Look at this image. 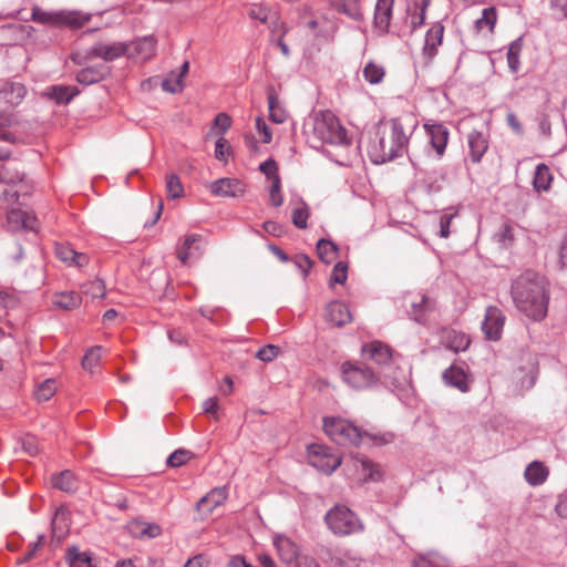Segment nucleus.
Segmentation results:
<instances>
[{"instance_id":"37998d69","label":"nucleus","mask_w":567,"mask_h":567,"mask_svg":"<svg viewBox=\"0 0 567 567\" xmlns=\"http://www.w3.org/2000/svg\"><path fill=\"white\" fill-rule=\"evenodd\" d=\"M68 514L64 509L56 511L52 520V533L58 539H61L68 533Z\"/></svg>"},{"instance_id":"6ab92c4d","label":"nucleus","mask_w":567,"mask_h":567,"mask_svg":"<svg viewBox=\"0 0 567 567\" xmlns=\"http://www.w3.org/2000/svg\"><path fill=\"white\" fill-rule=\"evenodd\" d=\"M326 319L337 327L344 326L352 320L348 306L341 301H331L326 308Z\"/></svg>"},{"instance_id":"8fccbe9b","label":"nucleus","mask_w":567,"mask_h":567,"mask_svg":"<svg viewBox=\"0 0 567 567\" xmlns=\"http://www.w3.org/2000/svg\"><path fill=\"white\" fill-rule=\"evenodd\" d=\"M166 190L171 198H179L184 194V188L179 177L172 173L166 178Z\"/></svg>"},{"instance_id":"ea45409f","label":"nucleus","mask_w":567,"mask_h":567,"mask_svg":"<svg viewBox=\"0 0 567 567\" xmlns=\"http://www.w3.org/2000/svg\"><path fill=\"white\" fill-rule=\"evenodd\" d=\"M131 532L138 537L154 538L161 534V527L156 524L137 520L131 525Z\"/></svg>"},{"instance_id":"13d9d810","label":"nucleus","mask_w":567,"mask_h":567,"mask_svg":"<svg viewBox=\"0 0 567 567\" xmlns=\"http://www.w3.org/2000/svg\"><path fill=\"white\" fill-rule=\"evenodd\" d=\"M281 181L280 177H275L274 182H271V186L269 189V198L271 205L279 207L284 203L282 195L280 194Z\"/></svg>"},{"instance_id":"79ce46f5","label":"nucleus","mask_w":567,"mask_h":567,"mask_svg":"<svg viewBox=\"0 0 567 567\" xmlns=\"http://www.w3.org/2000/svg\"><path fill=\"white\" fill-rule=\"evenodd\" d=\"M497 21V13L494 7L485 8L482 12V17L476 20L475 28L477 31H482L487 28L489 32H493Z\"/></svg>"},{"instance_id":"f03ea898","label":"nucleus","mask_w":567,"mask_h":567,"mask_svg":"<svg viewBox=\"0 0 567 567\" xmlns=\"http://www.w3.org/2000/svg\"><path fill=\"white\" fill-rule=\"evenodd\" d=\"M512 298L526 317L535 321L546 317L549 296L543 276L533 271L520 275L512 285Z\"/></svg>"},{"instance_id":"4c0bfd02","label":"nucleus","mask_w":567,"mask_h":567,"mask_svg":"<svg viewBox=\"0 0 567 567\" xmlns=\"http://www.w3.org/2000/svg\"><path fill=\"white\" fill-rule=\"evenodd\" d=\"M522 49H523V38L522 37L515 39L508 45L507 63H508L509 70L513 73L517 72L520 68L519 56H520Z\"/></svg>"},{"instance_id":"f8f14e48","label":"nucleus","mask_w":567,"mask_h":567,"mask_svg":"<svg viewBox=\"0 0 567 567\" xmlns=\"http://www.w3.org/2000/svg\"><path fill=\"white\" fill-rule=\"evenodd\" d=\"M157 40L154 35L138 38L127 44V58L145 62L156 53Z\"/></svg>"},{"instance_id":"9d476101","label":"nucleus","mask_w":567,"mask_h":567,"mask_svg":"<svg viewBox=\"0 0 567 567\" xmlns=\"http://www.w3.org/2000/svg\"><path fill=\"white\" fill-rule=\"evenodd\" d=\"M127 43L124 42H97L86 51V58H101L104 61H113L122 55L127 56Z\"/></svg>"},{"instance_id":"ddd939ff","label":"nucleus","mask_w":567,"mask_h":567,"mask_svg":"<svg viewBox=\"0 0 567 567\" xmlns=\"http://www.w3.org/2000/svg\"><path fill=\"white\" fill-rule=\"evenodd\" d=\"M505 317L502 311L494 306L486 308L485 318L482 322V330L488 340L496 341L502 336Z\"/></svg>"},{"instance_id":"0eeeda50","label":"nucleus","mask_w":567,"mask_h":567,"mask_svg":"<svg viewBox=\"0 0 567 567\" xmlns=\"http://www.w3.org/2000/svg\"><path fill=\"white\" fill-rule=\"evenodd\" d=\"M538 375V360L532 352H523L515 363L513 381L520 390L532 389Z\"/></svg>"},{"instance_id":"f257e3e1","label":"nucleus","mask_w":567,"mask_h":567,"mask_svg":"<svg viewBox=\"0 0 567 567\" xmlns=\"http://www.w3.org/2000/svg\"><path fill=\"white\" fill-rule=\"evenodd\" d=\"M412 132H406L399 117L381 121L375 131L374 138L368 146V155L372 163L384 164L408 152Z\"/></svg>"},{"instance_id":"4468645a","label":"nucleus","mask_w":567,"mask_h":567,"mask_svg":"<svg viewBox=\"0 0 567 567\" xmlns=\"http://www.w3.org/2000/svg\"><path fill=\"white\" fill-rule=\"evenodd\" d=\"M209 190L218 197H238L245 193V185L237 178H219L209 184Z\"/></svg>"},{"instance_id":"a18cd8bd","label":"nucleus","mask_w":567,"mask_h":567,"mask_svg":"<svg viewBox=\"0 0 567 567\" xmlns=\"http://www.w3.org/2000/svg\"><path fill=\"white\" fill-rule=\"evenodd\" d=\"M308 218L309 208L305 202H300L299 205L292 210V224L299 229H305L308 226Z\"/></svg>"},{"instance_id":"680f3d73","label":"nucleus","mask_w":567,"mask_h":567,"mask_svg":"<svg viewBox=\"0 0 567 567\" xmlns=\"http://www.w3.org/2000/svg\"><path fill=\"white\" fill-rule=\"evenodd\" d=\"M21 449L30 456H34L39 452L38 441L32 435H27L21 441Z\"/></svg>"},{"instance_id":"864d4df0","label":"nucleus","mask_w":567,"mask_h":567,"mask_svg":"<svg viewBox=\"0 0 567 567\" xmlns=\"http://www.w3.org/2000/svg\"><path fill=\"white\" fill-rule=\"evenodd\" d=\"M13 125V118L11 115L0 114V141L16 143L17 137L9 132L7 128Z\"/></svg>"},{"instance_id":"f3484780","label":"nucleus","mask_w":567,"mask_h":567,"mask_svg":"<svg viewBox=\"0 0 567 567\" xmlns=\"http://www.w3.org/2000/svg\"><path fill=\"white\" fill-rule=\"evenodd\" d=\"M365 359L372 360L380 367H385L393 360L391 349L381 341H372L362 347Z\"/></svg>"},{"instance_id":"412c9836","label":"nucleus","mask_w":567,"mask_h":567,"mask_svg":"<svg viewBox=\"0 0 567 567\" xmlns=\"http://www.w3.org/2000/svg\"><path fill=\"white\" fill-rule=\"evenodd\" d=\"M467 144L470 147V157L473 163H480L488 148L486 136L478 131H472L467 135Z\"/></svg>"},{"instance_id":"7c9ffc66","label":"nucleus","mask_w":567,"mask_h":567,"mask_svg":"<svg viewBox=\"0 0 567 567\" xmlns=\"http://www.w3.org/2000/svg\"><path fill=\"white\" fill-rule=\"evenodd\" d=\"M53 305L63 310H72L78 308L82 298L79 293L74 291H63L60 293H55L53 297Z\"/></svg>"},{"instance_id":"7ed1b4c3","label":"nucleus","mask_w":567,"mask_h":567,"mask_svg":"<svg viewBox=\"0 0 567 567\" xmlns=\"http://www.w3.org/2000/svg\"><path fill=\"white\" fill-rule=\"evenodd\" d=\"M305 133L308 143L313 148H320L324 144L339 147L351 144L346 128L330 111H320L310 117L305 124Z\"/></svg>"},{"instance_id":"2f4dec72","label":"nucleus","mask_w":567,"mask_h":567,"mask_svg":"<svg viewBox=\"0 0 567 567\" xmlns=\"http://www.w3.org/2000/svg\"><path fill=\"white\" fill-rule=\"evenodd\" d=\"M78 93L76 87L65 85H53L47 91V95L59 104L69 103Z\"/></svg>"},{"instance_id":"1a4fd4ad","label":"nucleus","mask_w":567,"mask_h":567,"mask_svg":"<svg viewBox=\"0 0 567 567\" xmlns=\"http://www.w3.org/2000/svg\"><path fill=\"white\" fill-rule=\"evenodd\" d=\"M309 452L311 454V464L324 474H332L341 465V457L332 454L327 446L311 445Z\"/></svg>"},{"instance_id":"a878e982","label":"nucleus","mask_w":567,"mask_h":567,"mask_svg":"<svg viewBox=\"0 0 567 567\" xmlns=\"http://www.w3.org/2000/svg\"><path fill=\"white\" fill-rule=\"evenodd\" d=\"M394 0H378L374 10V23L375 27L381 31H386L391 17Z\"/></svg>"},{"instance_id":"6e6d98bb","label":"nucleus","mask_w":567,"mask_h":567,"mask_svg":"<svg viewBox=\"0 0 567 567\" xmlns=\"http://www.w3.org/2000/svg\"><path fill=\"white\" fill-rule=\"evenodd\" d=\"M348 278V266L347 264L339 261L334 265L333 271L330 278L331 284L343 285Z\"/></svg>"},{"instance_id":"338daca9","label":"nucleus","mask_w":567,"mask_h":567,"mask_svg":"<svg viewBox=\"0 0 567 567\" xmlns=\"http://www.w3.org/2000/svg\"><path fill=\"white\" fill-rule=\"evenodd\" d=\"M214 125L224 134L231 125V120L226 113H219L214 121Z\"/></svg>"},{"instance_id":"e433bc0d","label":"nucleus","mask_w":567,"mask_h":567,"mask_svg":"<svg viewBox=\"0 0 567 567\" xmlns=\"http://www.w3.org/2000/svg\"><path fill=\"white\" fill-rule=\"evenodd\" d=\"M267 101L270 120L277 124L284 123L287 115L285 110L279 105L277 94L272 89L268 92Z\"/></svg>"},{"instance_id":"aec40b11","label":"nucleus","mask_w":567,"mask_h":567,"mask_svg":"<svg viewBox=\"0 0 567 567\" xmlns=\"http://www.w3.org/2000/svg\"><path fill=\"white\" fill-rule=\"evenodd\" d=\"M274 545L280 559L286 564L293 563L299 556V547L289 537L285 535H276Z\"/></svg>"},{"instance_id":"bf43d9fd","label":"nucleus","mask_w":567,"mask_h":567,"mask_svg":"<svg viewBox=\"0 0 567 567\" xmlns=\"http://www.w3.org/2000/svg\"><path fill=\"white\" fill-rule=\"evenodd\" d=\"M278 354H279V348L277 346L267 344L257 351L256 358H258L259 360H261L264 362H270L274 359H276Z\"/></svg>"},{"instance_id":"f704fd0d","label":"nucleus","mask_w":567,"mask_h":567,"mask_svg":"<svg viewBox=\"0 0 567 567\" xmlns=\"http://www.w3.org/2000/svg\"><path fill=\"white\" fill-rule=\"evenodd\" d=\"M66 561L70 567H94L90 553L80 551L75 546L68 549Z\"/></svg>"},{"instance_id":"49530a36","label":"nucleus","mask_w":567,"mask_h":567,"mask_svg":"<svg viewBox=\"0 0 567 567\" xmlns=\"http://www.w3.org/2000/svg\"><path fill=\"white\" fill-rule=\"evenodd\" d=\"M164 91L169 93L181 92L184 87V80L176 71H172L162 82Z\"/></svg>"},{"instance_id":"e2e57ef3","label":"nucleus","mask_w":567,"mask_h":567,"mask_svg":"<svg viewBox=\"0 0 567 567\" xmlns=\"http://www.w3.org/2000/svg\"><path fill=\"white\" fill-rule=\"evenodd\" d=\"M293 262L296 267L303 274V277L308 275L312 266V261L307 255H297Z\"/></svg>"},{"instance_id":"774afa93","label":"nucleus","mask_w":567,"mask_h":567,"mask_svg":"<svg viewBox=\"0 0 567 567\" xmlns=\"http://www.w3.org/2000/svg\"><path fill=\"white\" fill-rule=\"evenodd\" d=\"M248 14L251 19L259 20L260 22H266L268 19L267 9L260 6L250 8Z\"/></svg>"},{"instance_id":"5701e85b","label":"nucleus","mask_w":567,"mask_h":567,"mask_svg":"<svg viewBox=\"0 0 567 567\" xmlns=\"http://www.w3.org/2000/svg\"><path fill=\"white\" fill-rule=\"evenodd\" d=\"M444 28L442 24L436 23L425 34L423 47V54L427 60H431L435 54L437 47L442 43Z\"/></svg>"},{"instance_id":"603ef678","label":"nucleus","mask_w":567,"mask_h":567,"mask_svg":"<svg viewBox=\"0 0 567 567\" xmlns=\"http://www.w3.org/2000/svg\"><path fill=\"white\" fill-rule=\"evenodd\" d=\"M82 291L85 295H90L92 298H103L105 296L104 281L101 279L89 281L83 285Z\"/></svg>"},{"instance_id":"473e14b6","label":"nucleus","mask_w":567,"mask_h":567,"mask_svg":"<svg viewBox=\"0 0 567 567\" xmlns=\"http://www.w3.org/2000/svg\"><path fill=\"white\" fill-rule=\"evenodd\" d=\"M553 175L549 167L545 164H538L535 168L533 186L537 192H547L550 188Z\"/></svg>"},{"instance_id":"9b49d317","label":"nucleus","mask_w":567,"mask_h":567,"mask_svg":"<svg viewBox=\"0 0 567 567\" xmlns=\"http://www.w3.org/2000/svg\"><path fill=\"white\" fill-rule=\"evenodd\" d=\"M7 227L10 231L38 230V220L35 216L19 208H11L7 212Z\"/></svg>"},{"instance_id":"bb28decb","label":"nucleus","mask_w":567,"mask_h":567,"mask_svg":"<svg viewBox=\"0 0 567 567\" xmlns=\"http://www.w3.org/2000/svg\"><path fill=\"white\" fill-rule=\"evenodd\" d=\"M109 74V68L104 64L87 66L76 74V81L84 85L94 84L103 80Z\"/></svg>"},{"instance_id":"20e7f679","label":"nucleus","mask_w":567,"mask_h":567,"mask_svg":"<svg viewBox=\"0 0 567 567\" xmlns=\"http://www.w3.org/2000/svg\"><path fill=\"white\" fill-rule=\"evenodd\" d=\"M328 528L337 536H349L363 530L358 515L344 505H336L324 515Z\"/></svg>"},{"instance_id":"0e129e2a","label":"nucleus","mask_w":567,"mask_h":567,"mask_svg":"<svg viewBox=\"0 0 567 567\" xmlns=\"http://www.w3.org/2000/svg\"><path fill=\"white\" fill-rule=\"evenodd\" d=\"M229 146L227 140L219 137L215 145V157L218 161H226Z\"/></svg>"},{"instance_id":"69168bd1","label":"nucleus","mask_w":567,"mask_h":567,"mask_svg":"<svg viewBox=\"0 0 567 567\" xmlns=\"http://www.w3.org/2000/svg\"><path fill=\"white\" fill-rule=\"evenodd\" d=\"M256 128L260 134H262L264 143L268 144L271 142L272 133H271L269 126L266 124V122L261 117L256 118Z\"/></svg>"},{"instance_id":"2eb2a0df","label":"nucleus","mask_w":567,"mask_h":567,"mask_svg":"<svg viewBox=\"0 0 567 567\" xmlns=\"http://www.w3.org/2000/svg\"><path fill=\"white\" fill-rule=\"evenodd\" d=\"M424 130L437 156H443L450 135L447 127L442 123H425Z\"/></svg>"},{"instance_id":"6e6552de","label":"nucleus","mask_w":567,"mask_h":567,"mask_svg":"<svg viewBox=\"0 0 567 567\" xmlns=\"http://www.w3.org/2000/svg\"><path fill=\"white\" fill-rule=\"evenodd\" d=\"M342 379L351 388L364 390L378 382V377L362 363L344 362L341 365Z\"/></svg>"},{"instance_id":"4d7b16f0","label":"nucleus","mask_w":567,"mask_h":567,"mask_svg":"<svg viewBox=\"0 0 567 567\" xmlns=\"http://www.w3.org/2000/svg\"><path fill=\"white\" fill-rule=\"evenodd\" d=\"M190 457V452L187 450H176L167 457V464L172 467H178L185 464Z\"/></svg>"},{"instance_id":"cd10ccee","label":"nucleus","mask_w":567,"mask_h":567,"mask_svg":"<svg viewBox=\"0 0 567 567\" xmlns=\"http://www.w3.org/2000/svg\"><path fill=\"white\" fill-rule=\"evenodd\" d=\"M353 466L364 481H378L381 477L378 466L365 456L357 455L353 460Z\"/></svg>"},{"instance_id":"dca6fc26","label":"nucleus","mask_w":567,"mask_h":567,"mask_svg":"<svg viewBox=\"0 0 567 567\" xmlns=\"http://www.w3.org/2000/svg\"><path fill=\"white\" fill-rule=\"evenodd\" d=\"M202 240V236L197 234L186 236L184 243L177 248V258L183 264L198 259L203 254Z\"/></svg>"},{"instance_id":"c756f323","label":"nucleus","mask_w":567,"mask_h":567,"mask_svg":"<svg viewBox=\"0 0 567 567\" xmlns=\"http://www.w3.org/2000/svg\"><path fill=\"white\" fill-rule=\"evenodd\" d=\"M547 476L548 471L546 466L537 461L532 462L525 470V478L533 486L543 484Z\"/></svg>"},{"instance_id":"423d86ee","label":"nucleus","mask_w":567,"mask_h":567,"mask_svg":"<svg viewBox=\"0 0 567 567\" xmlns=\"http://www.w3.org/2000/svg\"><path fill=\"white\" fill-rule=\"evenodd\" d=\"M323 430L339 445H358L362 440L361 431L341 417H324Z\"/></svg>"},{"instance_id":"3c124183","label":"nucleus","mask_w":567,"mask_h":567,"mask_svg":"<svg viewBox=\"0 0 567 567\" xmlns=\"http://www.w3.org/2000/svg\"><path fill=\"white\" fill-rule=\"evenodd\" d=\"M56 391V384L53 379L43 381L35 390V398L38 401H48Z\"/></svg>"},{"instance_id":"393cba45","label":"nucleus","mask_w":567,"mask_h":567,"mask_svg":"<svg viewBox=\"0 0 567 567\" xmlns=\"http://www.w3.org/2000/svg\"><path fill=\"white\" fill-rule=\"evenodd\" d=\"M442 377L447 385L454 386L461 392H467L470 389L467 375L460 367L451 365L443 372Z\"/></svg>"},{"instance_id":"a211bd4d","label":"nucleus","mask_w":567,"mask_h":567,"mask_svg":"<svg viewBox=\"0 0 567 567\" xmlns=\"http://www.w3.org/2000/svg\"><path fill=\"white\" fill-rule=\"evenodd\" d=\"M226 487L213 488L197 502V511L204 515L210 514L216 507L221 505L227 498Z\"/></svg>"},{"instance_id":"c9c22d12","label":"nucleus","mask_w":567,"mask_h":567,"mask_svg":"<svg viewBox=\"0 0 567 567\" xmlns=\"http://www.w3.org/2000/svg\"><path fill=\"white\" fill-rule=\"evenodd\" d=\"M331 561L333 567H360L361 558L351 550H338Z\"/></svg>"},{"instance_id":"a19ab883","label":"nucleus","mask_w":567,"mask_h":567,"mask_svg":"<svg viewBox=\"0 0 567 567\" xmlns=\"http://www.w3.org/2000/svg\"><path fill=\"white\" fill-rule=\"evenodd\" d=\"M2 92L8 103L18 104L24 97L27 91L21 83L8 82L4 84Z\"/></svg>"},{"instance_id":"09e8293b","label":"nucleus","mask_w":567,"mask_h":567,"mask_svg":"<svg viewBox=\"0 0 567 567\" xmlns=\"http://www.w3.org/2000/svg\"><path fill=\"white\" fill-rule=\"evenodd\" d=\"M101 347H93L85 353L82 360V367L86 371H90L91 373L94 372L101 360Z\"/></svg>"},{"instance_id":"58836bf2","label":"nucleus","mask_w":567,"mask_h":567,"mask_svg":"<svg viewBox=\"0 0 567 567\" xmlns=\"http://www.w3.org/2000/svg\"><path fill=\"white\" fill-rule=\"evenodd\" d=\"M317 252L321 261L330 264L338 252V246L331 240L321 238L317 243Z\"/></svg>"},{"instance_id":"052dcab7","label":"nucleus","mask_w":567,"mask_h":567,"mask_svg":"<svg viewBox=\"0 0 567 567\" xmlns=\"http://www.w3.org/2000/svg\"><path fill=\"white\" fill-rule=\"evenodd\" d=\"M259 169L267 176L270 182H274L275 177H279L277 163L272 158H268L261 163L259 165Z\"/></svg>"},{"instance_id":"39448f33","label":"nucleus","mask_w":567,"mask_h":567,"mask_svg":"<svg viewBox=\"0 0 567 567\" xmlns=\"http://www.w3.org/2000/svg\"><path fill=\"white\" fill-rule=\"evenodd\" d=\"M91 16L76 10L43 11L41 9L32 10V20L35 22L53 25H68L70 28H81L89 22Z\"/></svg>"},{"instance_id":"4be33fe9","label":"nucleus","mask_w":567,"mask_h":567,"mask_svg":"<svg viewBox=\"0 0 567 567\" xmlns=\"http://www.w3.org/2000/svg\"><path fill=\"white\" fill-rule=\"evenodd\" d=\"M56 257L68 264L69 266L84 267L89 262V258L85 254L78 252L68 245H56L55 247Z\"/></svg>"},{"instance_id":"c03bdc74","label":"nucleus","mask_w":567,"mask_h":567,"mask_svg":"<svg viewBox=\"0 0 567 567\" xmlns=\"http://www.w3.org/2000/svg\"><path fill=\"white\" fill-rule=\"evenodd\" d=\"M362 73L364 80L370 84H379L385 75L383 66L375 64L374 62L367 63Z\"/></svg>"},{"instance_id":"5fc2aeb1","label":"nucleus","mask_w":567,"mask_h":567,"mask_svg":"<svg viewBox=\"0 0 567 567\" xmlns=\"http://www.w3.org/2000/svg\"><path fill=\"white\" fill-rule=\"evenodd\" d=\"M338 10L355 21H360L363 17L357 0H350L342 3Z\"/></svg>"},{"instance_id":"72a5a7b5","label":"nucleus","mask_w":567,"mask_h":567,"mask_svg":"<svg viewBox=\"0 0 567 567\" xmlns=\"http://www.w3.org/2000/svg\"><path fill=\"white\" fill-rule=\"evenodd\" d=\"M412 567H451L447 559L437 553H427L425 555L417 556Z\"/></svg>"},{"instance_id":"b1692460","label":"nucleus","mask_w":567,"mask_h":567,"mask_svg":"<svg viewBox=\"0 0 567 567\" xmlns=\"http://www.w3.org/2000/svg\"><path fill=\"white\" fill-rule=\"evenodd\" d=\"M442 342L446 348L454 352L465 351L471 343L467 334L453 329L443 331Z\"/></svg>"},{"instance_id":"c85d7f7f","label":"nucleus","mask_w":567,"mask_h":567,"mask_svg":"<svg viewBox=\"0 0 567 567\" xmlns=\"http://www.w3.org/2000/svg\"><path fill=\"white\" fill-rule=\"evenodd\" d=\"M52 485L65 493H73L79 487L75 475L70 470H64L52 476Z\"/></svg>"},{"instance_id":"de8ad7c7","label":"nucleus","mask_w":567,"mask_h":567,"mask_svg":"<svg viewBox=\"0 0 567 567\" xmlns=\"http://www.w3.org/2000/svg\"><path fill=\"white\" fill-rule=\"evenodd\" d=\"M411 307L413 319L422 322L425 311L430 308V300L424 295L417 296V299L411 302Z\"/></svg>"}]
</instances>
